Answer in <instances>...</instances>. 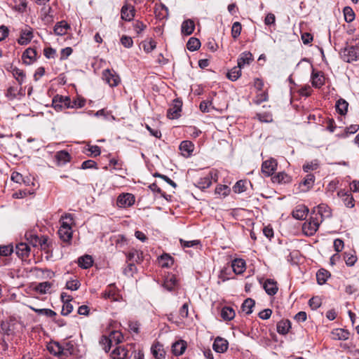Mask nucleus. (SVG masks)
Listing matches in <instances>:
<instances>
[{
    "mask_svg": "<svg viewBox=\"0 0 359 359\" xmlns=\"http://www.w3.org/2000/svg\"><path fill=\"white\" fill-rule=\"evenodd\" d=\"M60 222L59 236L63 242L69 243L73 233L72 226L74 224L73 215L72 214H65L64 216H62Z\"/></svg>",
    "mask_w": 359,
    "mask_h": 359,
    "instance_id": "obj_1",
    "label": "nucleus"
},
{
    "mask_svg": "<svg viewBox=\"0 0 359 359\" xmlns=\"http://www.w3.org/2000/svg\"><path fill=\"white\" fill-rule=\"evenodd\" d=\"M315 212L312 210L309 219L302 224V232L306 236H313L322 223L317 215H314Z\"/></svg>",
    "mask_w": 359,
    "mask_h": 359,
    "instance_id": "obj_2",
    "label": "nucleus"
},
{
    "mask_svg": "<svg viewBox=\"0 0 359 359\" xmlns=\"http://www.w3.org/2000/svg\"><path fill=\"white\" fill-rule=\"evenodd\" d=\"M71 99L69 96L55 95L52 100V107L57 111H61L63 108L72 109Z\"/></svg>",
    "mask_w": 359,
    "mask_h": 359,
    "instance_id": "obj_3",
    "label": "nucleus"
},
{
    "mask_svg": "<svg viewBox=\"0 0 359 359\" xmlns=\"http://www.w3.org/2000/svg\"><path fill=\"white\" fill-rule=\"evenodd\" d=\"M102 79L109 84L110 87H116L121 82V79L118 74L114 70L109 69H107L103 71Z\"/></svg>",
    "mask_w": 359,
    "mask_h": 359,
    "instance_id": "obj_4",
    "label": "nucleus"
},
{
    "mask_svg": "<svg viewBox=\"0 0 359 359\" xmlns=\"http://www.w3.org/2000/svg\"><path fill=\"white\" fill-rule=\"evenodd\" d=\"M341 57L346 62L358 60L359 58L358 48L353 46L345 48L341 53Z\"/></svg>",
    "mask_w": 359,
    "mask_h": 359,
    "instance_id": "obj_5",
    "label": "nucleus"
},
{
    "mask_svg": "<svg viewBox=\"0 0 359 359\" xmlns=\"http://www.w3.org/2000/svg\"><path fill=\"white\" fill-rule=\"evenodd\" d=\"M135 201V196L132 194L126 193L118 196L116 204L119 208H128L132 206Z\"/></svg>",
    "mask_w": 359,
    "mask_h": 359,
    "instance_id": "obj_6",
    "label": "nucleus"
},
{
    "mask_svg": "<svg viewBox=\"0 0 359 359\" xmlns=\"http://www.w3.org/2000/svg\"><path fill=\"white\" fill-rule=\"evenodd\" d=\"M277 161L273 158L266 160L262 163V172L266 177L272 175L277 169Z\"/></svg>",
    "mask_w": 359,
    "mask_h": 359,
    "instance_id": "obj_7",
    "label": "nucleus"
},
{
    "mask_svg": "<svg viewBox=\"0 0 359 359\" xmlns=\"http://www.w3.org/2000/svg\"><path fill=\"white\" fill-rule=\"evenodd\" d=\"M182 101L176 99L173 100V102L170 107L168 109L167 116L170 119L177 118L180 116L182 110Z\"/></svg>",
    "mask_w": 359,
    "mask_h": 359,
    "instance_id": "obj_8",
    "label": "nucleus"
},
{
    "mask_svg": "<svg viewBox=\"0 0 359 359\" xmlns=\"http://www.w3.org/2000/svg\"><path fill=\"white\" fill-rule=\"evenodd\" d=\"M33 37V29L27 26L24 29H21L20 38L18 39V43L22 46L27 45L31 41Z\"/></svg>",
    "mask_w": 359,
    "mask_h": 359,
    "instance_id": "obj_9",
    "label": "nucleus"
},
{
    "mask_svg": "<svg viewBox=\"0 0 359 359\" xmlns=\"http://www.w3.org/2000/svg\"><path fill=\"white\" fill-rule=\"evenodd\" d=\"M217 174H213L212 172H210L208 175L206 176L201 177L196 182V186L201 189H205L208 188L212 184V180L214 179L215 181L217 180Z\"/></svg>",
    "mask_w": 359,
    "mask_h": 359,
    "instance_id": "obj_10",
    "label": "nucleus"
},
{
    "mask_svg": "<svg viewBox=\"0 0 359 359\" xmlns=\"http://www.w3.org/2000/svg\"><path fill=\"white\" fill-rule=\"evenodd\" d=\"M135 10L133 6L126 4L121 11V18L125 21H131L135 17Z\"/></svg>",
    "mask_w": 359,
    "mask_h": 359,
    "instance_id": "obj_11",
    "label": "nucleus"
},
{
    "mask_svg": "<svg viewBox=\"0 0 359 359\" xmlns=\"http://www.w3.org/2000/svg\"><path fill=\"white\" fill-rule=\"evenodd\" d=\"M314 210H316L314 215H317L321 222H323L325 218L331 217V210L326 204L321 203Z\"/></svg>",
    "mask_w": 359,
    "mask_h": 359,
    "instance_id": "obj_12",
    "label": "nucleus"
},
{
    "mask_svg": "<svg viewBox=\"0 0 359 359\" xmlns=\"http://www.w3.org/2000/svg\"><path fill=\"white\" fill-rule=\"evenodd\" d=\"M48 351L55 356H60L62 355H67V349L62 347L58 342H50L47 346Z\"/></svg>",
    "mask_w": 359,
    "mask_h": 359,
    "instance_id": "obj_13",
    "label": "nucleus"
},
{
    "mask_svg": "<svg viewBox=\"0 0 359 359\" xmlns=\"http://www.w3.org/2000/svg\"><path fill=\"white\" fill-rule=\"evenodd\" d=\"M123 339V336L121 332L118 331H113L110 333L109 336L107 337H102L101 339L102 342H109V344H118L121 342H122Z\"/></svg>",
    "mask_w": 359,
    "mask_h": 359,
    "instance_id": "obj_14",
    "label": "nucleus"
},
{
    "mask_svg": "<svg viewBox=\"0 0 359 359\" xmlns=\"http://www.w3.org/2000/svg\"><path fill=\"white\" fill-rule=\"evenodd\" d=\"M36 50L34 48H28L22 53V60L25 65H31L36 60Z\"/></svg>",
    "mask_w": 359,
    "mask_h": 359,
    "instance_id": "obj_15",
    "label": "nucleus"
},
{
    "mask_svg": "<svg viewBox=\"0 0 359 359\" xmlns=\"http://www.w3.org/2000/svg\"><path fill=\"white\" fill-rule=\"evenodd\" d=\"M308 213L309 208L306 205L300 204L295 207L292 212V215L297 219L303 220L306 218Z\"/></svg>",
    "mask_w": 359,
    "mask_h": 359,
    "instance_id": "obj_16",
    "label": "nucleus"
},
{
    "mask_svg": "<svg viewBox=\"0 0 359 359\" xmlns=\"http://www.w3.org/2000/svg\"><path fill=\"white\" fill-rule=\"evenodd\" d=\"M312 86L315 88H320L325 84V77L322 72H315L313 69L311 74Z\"/></svg>",
    "mask_w": 359,
    "mask_h": 359,
    "instance_id": "obj_17",
    "label": "nucleus"
},
{
    "mask_svg": "<svg viewBox=\"0 0 359 359\" xmlns=\"http://www.w3.org/2000/svg\"><path fill=\"white\" fill-rule=\"evenodd\" d=\"M229 343L226 339L217 337L213 343L212 348L217 353H224L228 348Z\"/></svg>",
    "mask_w": 359,
    "mask_h": 359,
    "instance_id": "obj_18",
    "label": "nucleus"
},
{
    "mask_svg": "<svg viewBox=\"0 0 359 359\" xmlns=\"http://www.w3.org/2000/svg\"><path fill=\"white\" fill-rule=\"evenodd\" d=\"M350 335L347 330L342 328H336L331 332V337L334 340H346Z\"/></svg>",
    "mask_w": 359,
    "mask_h": 359,
    "instance_id": "obj_19",
    "label": "nucleus"
},
{
    "mask_svg": "<svg viewBox=\"0 0 359 359\" xmlns=\"http://www.w3.org/2000/svg\"><path fill=\"white\" fill-rule=\"evenodd\" d=\"M30 252V248L26 243H20L15 246V253L22 259L27 257Z\"/></svg>",
    "mask_w": 359,
    "mask_h": 359,
    "instance_id": "obj_20",
    "label": "nucleus"
},
{
    "mask_svg": "<svg viewBox=\"0 0 359 359\" xmlns=\"http://www.w3.org/2000/svg\"><path fill=\"white\" fill-rule=\"evenodd\" d=\"M263 287L265 292L271 296L276 294L278 290L276 282L271 279L266 280Z\"/></svg>",
    "mask_w": 359,
    "mask_h": 359,
    "instance_id": "obj_21",
    "label": "nucleus"
},
{
    "mask_svg": "<svg viewBox=\"0 0 359 359\" xmlns=\"http://www.w3.org/2000/svg\"><path fill=\"white\" fill-rule=\"evenodd\" d=\"M245 262L243 259H235L232 261L231 267L236 274H241L245 270Z\"/></svg>",
    "mask_w": 359,
    "mask_h": 359,
    "instance_id": "obj_22",
    "label": "nucleus"
},
{
    "mask_svg": "<svg viewBox=\"0 0 359 359\" xmlns=\"http://www.w3.org/2000/svg\"><path fill=\"white\" fill-rule=\"evenodd\" d=\"M102 297L111 299L112 301H117L118 294L115 286L114 285H109L102 293Z\"/></svg>",
    "mask_w": 359,
    "mask_h": 359,
    "instance_id": "obj_23",
    "label": "nucleus"
},
{
    "mask_svg": "<svg viewBox=\"0 0 359 359\" xmlns=\"http://www.w3.org/2000/svg\"><path fill=\"white\" fill-rule=\"evenodd\" d=\"M194 22L191 19L184 20L181 26V32L184 35H191L194 31Z\"/></svg>",
    "mask_w": 359,
    "mask_h": 359,
    "instance_id": "obj_24",
    "label": "nucleus"
},
{
    "mask_svg": "<svg viewBox=\"0 0 359 359\" xmlns=\"http://www.w3.org/2000/svg\"><path fill=\"white\" fill-rule=\"evenodd\" d=\"M127 259L133 263L140 264L143 260V253L140 250L133 249L128 253Z\"/></svg>",
    "mask_w": 359,
    "mask_h": 359,
    "instance_id": "obj_25",
    "label": "nucleus"
},
{
    "mask_svg": "<svg viewBox=\"0 0 359 359\" xmlns=\"http://www.w3.org/2000/svg\"><path fill=\"white\" fill-rule=\"evenodd\" d=\"M194 145L191 141L184 140L182 141L180 145V149L182 154L184 156H189L193 152Z\"/></svg>",
    "mask_w": 359,
    "mask_h": 359,
    "instance_id": "obj_26",
    "label": "nucleus"
},
{
    "mask_svg": "<svg viewBox=\"0 0 359 359\" xmlns=\"http://www.w3.org/2000/svg\"><path fill=\"white\" fill-rule=\"evenodd\" d=\"M187 348V342L184 340H180L174 343L172 346V353L175 355H182Z\"/></svg>",
    "mask_w": 359,
    "mask_h": 359,
    "instance_id": "obj_27",
    "label": "nucleus"
},
{
    "mask_svg": "<svg viewBox=\"0 0 359 359\" xmlns=\"http://www.w3.org/2000/svg\"><path fill=\"white\" fill-rule=\"evenodd\" d=\"M69 25L65 21L57 22L54 27V32L56 35L63 36L67 33Z\"/></svg>",
    "mask_w": 359,
    "mask_h": 359,
    "instance_id": "obj_28",
    "label": "nucleus"
},
{
    "mask_svg": "<svg viewBox=\"0 0 359 359\" xmlns=\"http://www.w3.org/2000/svg\"><path fill=\"white\" fill-rule=\"evenodd\" d=\"M128 351L121 346L116 348L111 353V359H125L127 357Z\"/></svg>",
    "mask_w": 359,
    "mask_h": 359,
    "instance_id": "obj_29",
    "label": "nucleus"
},
{
    "mask_svg": "<svg viewBox=\"0 0 359 359\" xmlns=\"http://www.w3.org/2000/svg\"><path fill=\"white\" fill-rule=\"evenodd\" d=\"M252 60V55L250 52L242 53L238 59V65L240 67H243L245 65L249 64Z\"/></svg>",
    "mask_w": 359,
    "mask_h": 359,
    "instance_id": "obj_30",
    "label": "nucleus"
},
{
    "mask_svg": "<svg viewBox=\"0 0 359 359\" xmlns=\"http://www.w3.org/2000/svg\"><path fill=\"white\" fill-rule=\"evenodd\" d=\"M55 158L58 163V164L64 165L67 163V162L70 161V155L69 154L65 151L62 150L60 151H57L55 154Z\"/></svg>",
    "mask_w": 359,
    "mask_h": 359,
    "instance_id": "obj_31",
    "label": "nucleus"
},
{
    "mask_svg": "<svg viewBox=\"0 0 359 359\" xmlns=\"http://www.w3.org/2000/svg\"><path fill=\"white\" fill-rule=\"evenodd\" d=\"M12 74L19 85H22L25 81L26 74L22 69L16 67L12 69Z\"/></svg>",
    "mask_w": 359,
    "mask_h": 359,
    "instance_id": "obj_32",
    "label": "nucleus"
},
{
    "mask_svg": "<svg viewBox=\"0 0 359 359\" xmlns=\"http://www.w3.org/2000/svg\"><path fill=\"white\" fill-rule=\"evenodd\" d=\"M348 103L344 99H339L335 104L337 111L341 115H345L348 111Z\"/></svg>",
    "mask_w": 359,
    "mask_h": 359,
    "instance_id": "obj_33",
    "label": "nucleus"
},
{
    "mask_svg": "<svg viewBox=\"0 0 359 359\" xmlns=\"http://www.w3.org/2000/svg\"><path fill=\"white\" fill-rule=\"evenodd\" d=\"M235 311L234 310L229 306H224L222 308L221 311V317L224 320H231L235 317Z\"/></svg>",
    "mask_w": 359,
    "mask_h": 359,
    "instance_id": "obj_34",
    "label": "nucleus"
},
{
    "mask_svg": "<svg viewBox=\"0 0 359 359\" xmlns=\"http://www.w3.org/2000/svg\"><path fill=\"white\" fill-rule=\"evenodd\" d=\"M290 327V321L288 320H281L277 324V331L281 334H287Z\"/></svg>",
    "mask_w": 359,
    "mask_h": 359,
    "instance_id": "obj_35",
    "label": "nucleus"
},
{
    "mask_svg": "<svg viewBox=\"0 0 359 359\" xmlns=\"http://www.w3.org/2000/svg\"><path fill=\"white\" fill-rule=\"evenodd\" d=\"M25 236L28 243L33 247H37L39 243H40V237L32 231L26 232Z\"/></svg>",
    "mask_w": 359,
    "mask_h": 359,
    "instance_id": "obj_36",
    "label": "nucleus"
},
{
    "mask_svg": "<svg viewBox=\"0 0 359 359\" xmlns=\"http://www.w3.org/2000/svg\"><path fill=\"white\" fill-rule=\"evenodd\" d=\"M177 279L174 275L168 276L163 283V287L168 291H172L176 285Z\"/></svg>",
    "mask_w": 359,
    "mask_h": 359,
    "instance_id": "obj_37",
    "label": "nucleus"
},
{
    "mask_svg": "<svg viewBox=\"0 0 359 359\" xmlns=\"http://www.w3.org/2000/svg\"><path fill=\"white\" fill-rule=\"evenodd\" d=\"M93 261L90 255L82 256L79 258L78 264L83 269H88L93 265Z\"/></svg>",
    "mask_w": 359,
    "mask_h": 359,
    "instance_id": "obj_38",
    "label": "nucleus"
},
{
    "mask_svg": "<svg viewBox=\"0 0 359 359\" xmlns=\"http://www.w3.org/2000/svg\"><path fill=\"white\" fill-rule=\"evenodd\" d=\"M255 304V301L251 298L246 299L242 304V310L247 315H249L252 313V308Z\"/></svg>",
    "mask_w": 359,
    "mask_h": 359,
    "instance_id": "obj_39",
    "label": "nucleus"
},
{
    "mask_svg": "<svg viewBox=\"0 0 359 359\" xmlns=\"http://www.w3.org/2000/svg\"><path fill=\"white\" fill-rule=\"evenodd\" d=\"M53 283L48 281H45L39 283L36 286V290L39 292L40 294H46L49 292L50 288L52 287Z\"/></svg>",
    "mask_w": 359,
    "mask_h": 359,
    "instance_id": "obj_40",
    "label": "nucleus"
},
{
    "mask_svg": "<svg viewBox=\"0 0 359 359\" xmlns=\"http://www.w3.org/2000/svg\"><path fill=\"white\" fill-rule=\"evenodd\" d=\"M238 65L237 67H233L231 70H229L227 73V77L231 81H236L241 75V69Z\"/></svg>",
    "mask_w": 359,
    "mask_h": 359,
    "instance_id": "obj_41",
    "label": "nucleus"
},
{
    "mask_svg": "<svg viewBox=\"0 0 359 359\" xmlns=\"http://www.w3.org/2000/svg\"><path fill=\"white\" fill-rule=\"evenodd\" d=\"M159 263L162 267H170L173 264V259L172 257L168 255V254H163L162 255L159 259Z\"/></svg>",
    "mask_w": 359,
    "mask_h": 359,
    "instance_id": "obj_42",
    "label": "nucleus"
},
{
    "mask_svg": "<svg viewBox=\"0 0 359 359\" xmlns=\"http://www.w3.org/2000/svg\"><path fill=\"white\" fill-rule=\"evenodd\" d=\"M330 273L327 270L320 269L316 273L317 282L319 285H323L330 276Z\"/></svg>",
    "mask_w": 359,
    "mask_h": 359,
    "instance_id": "obj_43",
    "label": "nucleus"
},
{
    "mask_svg": "<svg viewBox=\"0 0 359 359\" xmlns=\"http://www.w3.org/2000/svg\"><path fill=\"white\" fill-rule=\"evenodd\" d=\"M29 308L32 311H35L38 315H43L50 318L55 317L56 316V313L54 311L49 309H36L31 306H29Z\"/></svg>",
    "mask_w": 359,
    "mask_h": 359,
    "instance_id": "obj_44",
    "label": "nucleus"
},
{
    "mask_svg": "<svg viewBox=\"0 0 359 359\" xmlns=\"http://www.w3.org/2000/svg\"><path fill=\"white\" fill-rule=\"evenodd\" d=\"M200 41L195 37H191L187 43V48L190 51H195L198 50L200 48Z\"/></svg>",
    "mask_w": 359,
    "mask_h": 359,
    "instance_id": "obj_45",
    "label": "nucleus"
},
{
    "mask_svg": "<svg viewBox=\"0 0 359 359\" xmlns=\"http://www.w3.org/2000/svg\"><path fill=\"white\" fill-rule=\"evenodd\" d=\"M319 167V161L317 159L313 160L311 161L306 162L303 165V170L306 172H308L311 170H315L318 169Z\"/></svg>",
    "mask_w": 359,
    "mask_h": 359,
    "instance_id": "obj_46",
    "label": "nucleus"
},
{
    "mask_svg": "<svg viewBox=\"0 0 359 359\" xmlns=\"http://www.w3.org/2000/svg\"><path fill=\"white\" fill-rule=\"evenodd\" d=\"M151 352L153 355L156 359H161L164 355L163 350L162 349V346L157 343L151 346Z\"/></svg>",
    "mask_w": 359,
    "mask_h": 359,
    "instance_id": "obj_47",
    "label": "nucleus"
},
{
    "mask_svg": "<svg viewBox=\"0 0 359 359\" xmlns=\"http://www.w3.org/2000/svg\"><path fill=\"white\" fill-rule=\"evenodd\" d=\"M344 20L346 22H351L355 19V13L353 9L349 6L344 8Z\"/></svg>",
    "mask_w": 359,
    "mask_h": 359,
    "instance_id": "obj_48",
    "label": "nucleus"
},
{
    "mask_svg": "<svg viewBox=\"0 0 359 359\" xmlns=\"http://www.w3.org/2000/svg\"><path fill=\"white\" fill-rule=\"evenodd\" d=\"M81 286V283L77 279H71L67 281L65 288L72 291L77 290Z\"/></svg>",
    "mask_w": 359,
    "mask_h": 359,
    "instance_id": "obj_49",
    "label": "nucleus"
},
{
    "mask_svg": "<svg viewBox=\"0 0 359 359\" xmlns=\"http://www.w3.org/2000/svg\"><path fill=\"white\" fill-rule=\"evenodd\" d=\"M142 47L146 53H151L156 48V42L153 39H150L149 41H145L142 43Z\"/></svg>",
    "mask_w": 359,
    "mask_h": 359,
    "instance_id": "obj_50",
    "label": "nucleus"
},
{
    "mask_svg": "<svg viewBox=\"0 0 359 359\" xmlns=\"http://www.w3.org/2000/svg\"><path fill=\"white\" fill-rule=\"evenodd\" d=\"M241 24L238 22H235L231 27V35L233 39H237L241 32Z\"/></svg>",
    "mask_w": 359,
    "mask_h": 359,
    "instance_id": "obj_51",
    "label": "nucleus"
},
{
    "mask_svg": "<svg viewBox=\"0 0 359 359\" xmlns=\"http://www.w3.org/2000/svg\"><path fill=\"white\" fill-rule=\"evenodd\" d=\"M247 182L243 180L238 181L236 184L233 187V191L235 193L241 194L244 192L245 189V184Z\"/></svg>",
    "mask_w": 359,
    "mask_h": 359,
    "instance_id": "obj_52",
    "label": "nucleus"
},
{
    "mask_svg": "<svg viewBox=\"0 0 359 359\" xmlns=\"http://www.w3.org/2000/svg\"><path fill=\"white\" fill-rule=\"evenodd\" d=\"M272 179L273 182H287L289 180V176L285 172H279L274 175Z\"/></svg>",
    "mask_w": 359,
    "mask_h": 359,
    "instance_id": "obj_53",
    "label": "nucleus"
},
{
    "mask_svg": "<svg viewBox=\"0 0 359 359\" xmlns=\"http://www.w3.org/2000/svg\"><path fill=\"white\" fill-rule=\"evenodd\" d=\"M133 29L135 32L140 34L141 32H142L147 27V25L144 24L142 21L140 20H135L133 24Z\"/></svg>",
    "mask_w": 359,
    "mask_h": 359,
    "instance_id": "obj_54",
    "label": "nucleus"
},
{
    "mask_svg": "<svg viewBox=\"0 0 359 359\" xmlns=\"http://www.w3.org/2000/svg\"><path fill=\"white\" fill-rule=\"evenodd\" d=\"M50 8H48V10H45L41 17L42 20L46 25L50 24L53 22V17L50 14Z\"/></svg>",
    "mask_w": 359,
    "mask_h": 359,
    "instance_id": "obj_55",
    "label": "nucleus"
},
{
    "mask_svg": "<svg viewBox=\"0 0 359 359\" xmlns=\"http://www.w3.org/2000/svg\"><path fill=\"white\" fill-rule=\"evenodd\" d=\"M315 181V177L313 174H308L302 182V184L307 189L312 187Z\"/></svg>",
    "mask_w": 359,
    "mask_h": 359,
    "instance_id": "obj_56",
    "label": "nucleus"
},
{
    "mask_svg": "<svg viewBox=\"0 0 359 359\" xmlns=\"http://www.w3.org/2000/svg\"><path fill=\"white\" fill-rule=\"evenodd\" d=\"M309 304L313 310H316L320 306L321 299L318 297H313L309 299Z\"/></svg>",
    "mask_w": 359,
    "mask_h": 359,
    "instance_id": "obj_57",
    "label": "nucleus"
},
{
    "mask_svg": "<svg viewBox=\"0 0 359 359\" xmlns=\"http://www.w3.org/2000/svg\"><path fill=\"white\" fill-rule=\"evenodd\" d=\"M86 104V100L83 97H78L73 101L71 100V105L73 108H81Z\"/></svg>",
    "mask_w": 359,
    "mask_h": 359,
    "instance_id": "obj_58",
    "label": "nucleus"
},
{
    "mask_svg": "<svg viewBox=\"0 0 359 359\" xmlns=\"http://www.w3.org/2000/svg\"><path fill=\"white\" fill-rule=\"evenodd\" d=\"M73 311V306L71 302H63V306L61 311L62 316H67Z\"/></svg>",
    "mask_w": 359,
    "mask_h": 359,
    "instance_id": "obj_59",
    "label": "nucleus"
},
{
    "mask_svg": "<svg viewBox=\"0 0 359 359\" xmlns=\"http://www.w3.org/2000/svg\"><path fill=\"white\" fill-rule=\"evenodd\" d=\"M137 272V267L134 263H130L128 266L123 270V273L128 276H133Z\"/></svg>",
    "mask_w": 359,
    "mask_h": 359,
    "instance_id": "obj_60",
    "label": "nucleus"
},
{
    "mask_svg": "<svg viewBox=\"0 0 359 359\" xmlns=\"http://www.w3.org/2000/svg\"><path fill=\"white\" fill-rule=\"evenodd\" d=\"M257 117L261 122L270 123L273 121L272 115L269 113L257 114Z\"/></svg>",
    "mask_w": 359,
    "mask_h": 359,
    "instance_id": "obj_61",
    "label": "nucleus"
},
{
    "mask_svg": "<svg viewBox=\"0 0 359 359\" xmlns=\"http://www.w3.org/2000/svg\"><path fill=\"white\" fill-rule=\"evenodd\" d=\"M121 43L127 48H130L133 46V41L132 38L126 35L122 36L121 38Z\"/></svg>",
    "mask_w": 359,
    "mask_h": 359,
    "instance_id": "obj_62",
    "label": "nucleus"
},
{
    "mask_svg": "<svg viewBox=\"0 0 359 359\" xmlns=\"http://www.w3.org/2000/svg\"><path fill=\"white\" fill-rule=\"evenodd\" d=\"M13 252V248L12 245H2L0 246V255L8 256Z\"/></svg>",
    "mask_w": 359,
    "mask_h": 359,
    "instance_id": "obj_63",
    "label": "nucleus"
},
{
    "mask_svg": "<svg viewBox=\"0 0 359 359\" xmlns=\"http://www.w3.org/2000/svg\"><path fill=\"white\" fill-rule=\"evenodd\" d=\"M18 93V88L15 86H11L7 89L6 95L11 100L16 97Z\"/></svg>",
    "mask_w": 359,
    "mask_h": 359,
    "instance_id": "obj_64",
    "label": "nucleus"
}]
</instances>
